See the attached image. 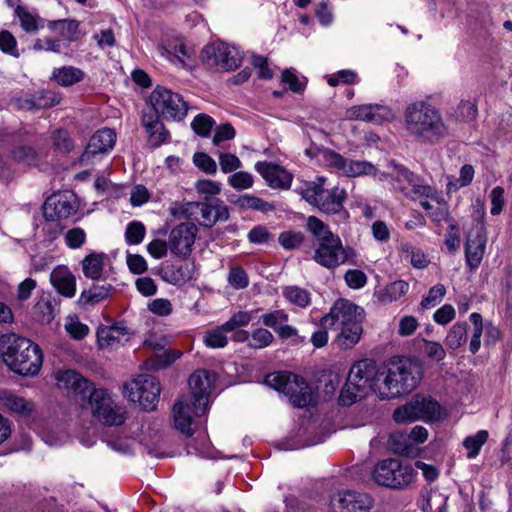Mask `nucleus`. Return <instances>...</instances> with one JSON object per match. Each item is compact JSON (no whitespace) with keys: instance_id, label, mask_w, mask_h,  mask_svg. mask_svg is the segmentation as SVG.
Masks as SVG:
<instances>
[{"instance_id":"nucleus-58","label":"nucleus","mask_w":512,"mask_h":512,"mask_svg":"<svg viewBox=\"0 0 512 512\" xmlns=\"http://www.w3.org/2000/svg\"><path fill=\"white\" fill-rule=\"evenodd\" d=\"M219 164L223 173H231L242 165L240 159L231 153H219Z\"/></svg>"},{"instance_id":"nucleus-35","label":"nucleus","mask_w":512,"mask_h":512,"mask_svg":"<svg viewBox=\"0 0 512 512\" xmlns=\"http://www.w3.org/2000/svg\"><path fill=\"white\" fill-rule=\"evenodd\" d=\"M174 424L176 429L180 430L181 433L186 436L193 434L191 427V417L189 415V407L182 401H178L173 407Z\"/></svg>"},{"instance_id":"nucleus-17","label":"nucleus","mask_w":512,"mask_h":512,"mask_svg":"<svg viewBox=\"0 0 512 512\" xmlns=\"http://www.w3.org/2000/svg\"><path fill=\"white\" fill-rule=\"evenodd\" d=\"M197 233L198 228L193 223L178 224L169 233V251L176 257L186 259L192 253Z\"/></svg>"},{"instance_id":"nucleus-59","label":"nucleus","mask_w":512,"mask_h":512,"mask_svg":"<svg viewBox=\"0 0 512 512\" xmlns=\"http://www.w3.org/2000/svg\"><path fill=\"white\" fill-rule=\"evenodd\" d=\"M304 240L300 232H283L279 235V243L285 249H294L299 247Z\"/></svg>"},{"instance_id":"nucleus-27","label":"nucleus","mask_w":512,"mask_h":512,"mask_svg":"<svg viewBox=\"0 0 512 512\" xmlns=\"http://www.w3.org/2000/svg\"><path fill=\"white\" fill-rule=\"evenodd\" d=\"M193 275V269L187 263L168 264L161 269V277L172 285H182Z\"/></svg>"},{"instance_id":"nucleus-5","label":"nucleus","mask_w":512,"mask_h":512,"mask_svg":"<svg viewBox=\"0 0 512 512\" xmlns=\"http://www.w3.org/2000/svg\"><path fill=\"white\" fill-rule=\"evenodd\" d=\"M416 476L411 464L397 458L379 461L372 470V478L378 485L395 490L408 488L415 482Z\"/></svg>"},{"instance_id":"nucleus-28","label":"nucleus","mask_w":512,"mask_h":512,"mask_svg":"<svg viewBox=\"0 0 512 512\" xmlns=\"http://www.w3.org/2000/svg\"><path fill=\"white\" fill-rule=\"evenodd\" d=\"M362 323L363 322H358L336 330V344L342 349H350L354 347L361 338L363 332Z\"/></svg>"},{"instance_id":"nucleus-40","label":"nucleus","mask_w":512,"mask_h":512,"mask_svg":"<svg viewBox=\"0 0 512 512\" xmlns=\"http://www.w3.org/2000/svg\"><path fill=\"white\" fill-rule=\"evenodd\" d=\"M488 431L479 430L475 435L467 436L463 441V446L467 450V458L473 459L480 453L481 447L487 442Z\"/></svg>"},{"instance_id":"nucleus-49","label":"nucleus","mask_w":512,"mask_h":512,"mask_svg":"<svg viewBox=\"0 0 512 512\" xmlns=\"http://www.w3.org/2000/svg\"><path fill=\"white\" fill-rule=\"evenodd\" d=\"M228 283L236 290L244 289L249 285V277L240 266L232 267L227 277Z\"/></svg>"},{"instance_id":"nucleus-48","label":"nucleus","mask_w":512,"mask_h":512,"mask_svg":"<svg viewBox=\"0 0 512 512\" xmlns=\"http://www.w3.org/2000/svg\"><path fill=\"white\" fill-rule=\"evenodd\" d=\"M215 124L212 117L207 114H198L192 121L191 127L193 131L199 136L206 137L210 134V131Z\"/></svg>"},{"instance_id":"nucleus-46","label":"nucleus","mask_w":512,"mask_h":512,"mask_svg":"<svg viewBox=\"0 0 512 512\" xmlns=\"http://www.w3.org/2000/svg\"><path fill=\"white\" fill-rule=\"evenodd\" d=\"M145 226L139 221H132L127 225L125 239L129 245L140 244L145 237Z\"/></svg>"},{"instance_id":"nucleus-4","label":"nucleus","mask_w":512,"mask_h":512,"mask_svg":"<svg viewBox=\"0 0 512 512\" xmlns=\"http://www.w3.org/2000/svg\"><path fill=\"white\" fill-rule=\"evenodd\" d=\"M306 226L317 241L313 259L322 267L334 269L355 257V251L351 247H344L339 236L333 234L317 217L309 216Z\"/></svg>"},{"instance_id":"nucleus-21","label":"nucleus","mask_w":512,"mask_h":512,"mask_svg":"<svg viewBox=\"0 0 512 512\" xmlns=\"http://www.w3.org/2000/svg\"><path fill=\"white\" fill-rule=\"evenodd\" d=\"M255 170L265 179L271 188L289 189L291 186L292 175L277 164L259 161L255 164Z\"/></svg>"},{"instance_id":"nucleus-33","label":"nucleus","mask_w":512,"mask_h":512,"mask_svg":"<svg viewBox=\"0 0 512 512\" xmlns=\"http://www.w3.org/2000/svg\"><path fill=\"white\" fill-rule=\"evenodd\" d=\"M58 303L56 300L42 297L33 307L35 319L42 324H49L58 311Z\"/></svg>"},{"instance_id":"nucleus-18","label":"nucleus","mask_w":512,"mask_h":512,"mask_svg":"<svg viewBox=\"0 0 512 512\" xmlns=\"http://www.w3.org/2000/svg\"><path fill=\"white\" fill-rule=\"evenodd\" d=\"M77 209L76 198L69 191L51 195L43 205L45 218L52 221L67 219L74 215Z\"/></svg>"},{"instance_id":"nucleus-53","label":"nucleus","mask_w":512,"mask_h":512,"mask_svg":"<svg viewBox=\"0 0 512 512\" xmlns=\"http://www.w3.org/2000/svg\"><path fill=\"white\" fill-rule=\"evenodd\" d=\"M252 318L253 316L251 312L238 311L237 313L233 314L227 322L223 323V328L233 332L238 328L247 326Z\"/></svg>"},{"instance_id":"nucleus-24","label":"nucleus","mask_w":512,"mask_h":512,"mask_svg":"<svg viewBox=\"0 0 512 512\" xmlns=\"http://www.w3.org/2000/svg\"><path fill=\"white\" fill-rule=\"evenodd\" d=\"M201 218L202 225L210 228L218 221H226L229 218V210L226 205L219 199L211 202L197 203Z\"/></svg>"},{"instance_id":"nucleus-2","label":"nucleus","mask_w":512,"mask_h":512,"mask_svg":"<svg viewBox=\"0 0 512 512\" xmlns=\"http://www.w3.org/2000/svg\"><path fill=\"white\" fill-rule=\"evenodd\" d=\"M404 126L409 136L429 145L441 142L449 134L440 110L426 101H416L406 107Z\"/></svg>"},{"instance_id":"nucleus-9","label":"nucleus","mask_w":512,"mask_h":512,"mask_svg":"<svg viewBox=\"0 0 512 512\" xmlns=\"http://www.w3.org/2000/svg\"><path fill=\"white\" fill-rule=\"evenodd\" d=\"M95 419L105 426H121L127 418V410L117 403L111 393L104 388L97 389L92 395V404L89 407Z\"/></svg>"},{"instance_id":"nucleus-54","label":"nucleus","mask_w":512,"mask_h":512,"mask_svg":"<svg viewBox=\"0 0 512 512\" xmlns=\"http://www.w3.org/2000/svg\"><path fill=\"white\" fill-rule=\"evenodd\" d=\"M193 162L200 170L207 174H215L217 172L215 160L204 152L195 153Z\"/></svg>"},{"instance_id":"nucleus-52","label":"nucleus","mask_w":512,"mask_h":512,"mask_svg":"<svg viewBox=\"0 0 512 512\" xmlns=\"http://www.w3.org/2000/svg\"><path fill=\"white\" fill-rule=\"evenodd\" d=\"M228 183L234 189L240 191L251 188L254 184V179L250 173L239 171L229 176Z\"/></svg>"},{"instance_id":"nucleus-47","label":"nucleus","mask_w":512,"mask_h":512,"mask_svg":"<svg viewBox=\"0 0 512 512\" xmlns=\"http://www.w3.org/2000/svg\"><path fill=\"white\" fill-rule=\"evenodd\" d=\"M446 294V288L443 284H437L430 288L428 295L421 301L422 309H430L439 304Z\"/></svg>"},{"instance_id":"nucleus-26","label":"nucleus","mask_w":512,"mask_h":512,"mask_svg":"<svg viewBox=\"0 0 512 512\" xmlns=\"http://www.w3.org/2000/svg\"><path fill=\"white\" fill-rule=\"evenodd\" d=\"M97 338L101 347H117L129 340L127 329L119 324L100 328Z\"/></svg>"},{"instance_id":"nucleus-61","label":"nucleus","mask_w":512,"mask_h":512,"mask_svg":"<svg viewBox=\"0 0 512 512\" xmlns=\"http://www.w3.org/2000/svg\"><path fill=\"white\" fill-rule=\"evenodd\" d=\"M86 240V234L83 229L81 228H73L70 229L65 234V242L68 247L72 249H76L81 247Z\"/></svg>"},{"instance_id":"nucleus-3","label":"nucleus","mask_w":512,"mask_h":512,"mask_svg":"<svg viewBox=\"0 0 512 512\" xmlns=\"http://www.w3.org/2000/svg\"><path fill=\"white\" fill-rule=\"evenodd\" d=\"M0 355L12 371L23 376L38 374L43 362L40 346L14 333L0 336Z\"/></svg>"},{"instance_id":"nucleus-15","label":"nucleus","mask_w":512,"mask_h":512,"mask_svg":"<svg viewBox=\"0 0 512 512\" xmlns=\"http://www.w3.org/2000/svg\"><path fill=\"white\" fill-rule=\"evenodd\" d=\"M216 380V374L206 369L195 371L189 378L193 395V407L196 416L206 413L209 405V394Z\"/></svg>"},{"instance_id":"nucleus-10","label":"nucleus","mask_w":512,"mask_h":512,"mask_svg":"<svg viewBox=\"0 0 512 512\" xmlns=\"http://www.w3.org/2000/svg\"><path fill=\"white\" fill-rule=\"evenodd\" d=\"M440 406L430 397L416 395L405 405L397 408L393 419L397 423L413 422L417 420L435 421L439 419Z\"/></svg>"},{"instance_id":"nucleus-1","label":"nucleus","mask_w":512,"mask_h":512,"mask_svg":"<svg viewBox=\"0 0 512 512\" xmlns=\"http://www.w3.org/2000/svg\"><path fill=\"white\" fill-rule=\"evenodd\" d=\"M420 380L419 365L409 359L391 360L380 369L371 360H361L351 367L339 402L349 406L370 391L377 393L381 399L397 398L412 392Z\"/></svg>"},{"instance_id":"nucleus-31","label":"nucleus","mask_w":512,"mask_h":512,"mask_svg":"<svg viewBox=\"0 0 512 512\" xmlns=\"http://www.w3.org/2000/svg\"><path fill=\"white\" fill-rule=\"evenodd\" d=\"M47 26L52 31L58 30L60 35L70 42L80 37V22L75 19L51 20L48 21Z\"/></svg>"},{"instance_id":"nucleus-30","label":"nucleus","mask_w":512,"mask_h":512,"mask_svg":"<svg viewBox=\"0 0 512 512\" xmlns=\"http://www.w3.org/2000/svg\"><path fill=\"white\" fill-rule=\"evenodd\" d=\"M113 287L111 284H96L87 290L82 291L78 299L81 306L97 304L111 295Z\"/></svg>"},{"instance_id":"nucleus-20","label":"nucleus","mask_w":512,"mask_h":512,"mask_svg":"<svg viewBox=\"0 0 512 512\" xmlns=\"http://www.w3.org/2000/svg\"><path fill=\"white\" fill-rule=\"evenodd\" d=\"M116 142V133L109 128L98 130L89 140V143L80 157L82 164H88L98 154L112 149Z\"/></svg>"},{"instance_id":"nucleus-55","label":"nucleus","mask_w":512,"mask_h":512,"mask_svg":"<svg viewBox=\"0 0 512 512\" xmlns=\"http://www.w3.org/2000/svg\"><path fill=\"white\" fill-rule=\"evenodd\" d=\"M0 50L14 57L19 56L16 38L8 30H2L0 32Z\"/></svg>"},{"instance_id":"nucleus-50","label":"nucleus","mask_w":512,"mask_h":512,"mask_svg":"<svg viewBox=\"0 0 512 512\" xmlns=\"http://www.w3.org/2000/svg\"><path fill=\"white\" fill-rule=\"evenodd\" d=\"M273 339L274 337L269 330L258 328L253 331L248 345L254 349H262L269 346Z\"/></svg>"},{"instance_id":"nucleus-25","label":"nucleus","mask_w":512,"mask_h":512,"mask_svg":"<svg viewBox=\"0 0 512 512\" xmlns=\"http://www.w3.org/2000/svg\"><path fill=\"white\" fill-rule=\"evenodd\" d=\"M399 190L414 201H420L424 198L434 202L441 201V192L434 187L423 184L417 177L414 178L410 185H400Z\"/></svg>"},{"instance_id":"nucleus-36","label":"nucleus","mask_w":512,"mask_h":512,"mask_svg":"<svg viewBox=\"0 0 512 512\" xmlns=\"http://www.w3.org/2000/svg\"><path fill=\"white\" fill-rule=\"evenodd\" d=\"M82 270L87 278L98 280L103 272V256L102 254L91 253L82 261Z\"/></svg>"},{"instance_id":"nucleus-42","label":"nucleus","mask_w":512,"mask_h":512,"mask_svg":"<svg viewBox=\"0 0 512 512\" xmlns=\"http://www.w3.org/2000/svg\"><path fill=\"white\" fill-rule=\"evenodd\" d=\"M467 340V323H455L449 330L445 344L449 349L456 350Z\"/></svg>"},{"instance_id":"nucleus-63","label":"nucleus","mask_w":512,"mask_h":512,"mask_svg":"<svg viewBox=\"0 0 512 512\" xmlns=\"http://www.w3.org/2000/svg\"><path fill=\"white\" fill-rule=\"evenodd\" d=\"M361 493H357L355 491L347 490L342 491L337 494V496L333 499L334 505L338 506L343 512H345L348 507L352 504V502L359 498Z\"/></svg>"},{"instance_id":"nucleus-62","label":"nucleus","mask_w":512,"mask_h":512,"mask_svg":"<svg viewBox=\"0 0 512 512\" xmlns=\"http://www.w3.org/2000/svg\"><path fill=\"white\" fill-rule=\"evenodd\" d=\"M195 189L198 193L206 195V196H214L220 193L221 186L219 183L210 180V179H203L198 180L195 184Z\"/></svg>"},{"instance_id":"nucleus-8","label":"nucleus","mask_w":512,"mask_h":512,"mask_svg":"<svg viewBox=\"0 0 512 512\" xmlns=\"http://www.w3.org/2000/svg\"><path fill=\"white\" fill-rule=\"evenodd\" d=\"M161 387L152 375L142 374L123 384V394L131 402H137L145 411H153L159 401Z\"/></svg>"},{"instance_id":"nucleus-57","label":"nucleus","mask_w":512,"mask_h":512,"mask_svg":"<svg viewBox=\"0 0 512 512\" xmlns=\"http://www.w3.org/2000/svg\"><path fill=\"white\" fill-rule=\"evenodd\" d=\"M344 279L346 284L352 289H360L367 282L366 274L358 269L348 270L344 275Z\"/></svg>"},{"instance_id":"nucleus-38","label":"nucleus","mask_w":512,"mask_h":512,"mask_svg":"<svg viewBox=\"0 0 512 512\" xmlns=\"http://www.w3.org/2000/svg\"><path fill=\"white\" fill-rule=\"evenodd\" d=\"M236 204L242 209H251L263 213H268L275 210L274 204L250 194L239 196V198L236 200Z\"/></svg>"},{"instance_id":"nucleus-6","label":"nucleus","mask_w":512,"mask_h":512,"mask_svg":"<svg viewBox=\"0 0 512 512\" xmlns=\"http://www.w3.org/2000/svg\"><path fill=\"white\" fill-rule=\"evenodd\" d=\"M307 202L318 208L322 213L333 215L338 223H345L350 215L344 208V202L347 198L346 191L339 187L324 189L322 184L314 185L305 191Z\"/></svg>"},{"instance_id":"nucleus-14","label":"nucleus","mask_w":512,"mask_h":512,"mask_svg":"<svg viewBox=\"0 0 512 512\" xmlns=\"http://www.w3.org/2000/svg\"><path fill=\"white\" fill-rule=\"evenodd\" d=\"M58 386L67 389L68 393L82 406L92 404V395L97 392L93 383L74 370L60 371L57 374Z\"/></svg>"},{"instance_id":"nucleus-22","label":"nucleus","mask_w":512,"mask_h":512,"mask_svg":"<svg viewBox=\"0 0 512 512\" xmlns=\"http://www.w3.org/2000/svg\"><path fill=\"white\" fill-rule=\"evenodd\" d=\"M50 283L60 295L72 298L76 294V277L65 265H58L50 274Z\"/></svg>"},{"instance_id":"nucleus-32","label":"nucleus","mask_w":512,"mask_h":512,"mask_svg":"<svg viewBox=\"0 0 512 512\" xmlns=\"http://www.w3.org/2000/svg\"><path fill=\"white\" fill-rule=\"evenodd\" d=\"M52 76L59 85L69 87L81 82L85 77V73L83 70L74 66H63L54 69Z\"/></svg>"},{"instance_id":"nucleus-60","label":"nucleus","mask_w":512,"mask_h":512,"mask_svg":"<svg viewBox=\"0 0 512 512\" xmlns=\"http://www.w3.org/2000/svg\"><path fill=\"white\" fill-rule=\"evenodd\" d=\"M491 199V214L499 215L505 205L504 189L501 186H497L492 189L490 194Z\"/></svg>"},{"instance_id":"nucleus-23","label":"nucleus","mask_w":512,"mask_h":512,"mask_svg":"<svg viewBox=\"0 0 512 512\" xmlns=\"http://www.w3.org/2000/svg\"><path fill=\"white\" fill-rule=\"evenodd\" d=\"M486 246V235L481 230L470 232L465 244V256L467 264L471 268H477L483 258Z\"/></svg>"},{"instance_id":"nucleus-12","label":"nucleus","mask_w":512,"mask_h":512,"mask_svg":"<svg viewBox=\"0 0 512 512\" xmlns=\"http://www.w3.org/2000/svg\"><path fill=\"white\" fill-rule=\"evenodd\" d=\"M364 309L346 299L337 300L324 315L320 324L322 328L338 330L358 322H363Z\"/></svg>"},{"instance_id":"nucleus-64","label":"nucleus","mask_w":512,"mask_h":512,"mask_svg":"<svg viewBox=\"0 0 512 512\" xmlns=\"http://www.w3.org/2000/svg\"><path fill=\"white\" fill-rule=\"evenodd\" d=\"M372 506V499L366 494H360L345 512H368Z\"/></svg>"},{"instance_id":"nucleus-34","label":"nucleus","mask_w":512,"mask_h":512,"mask_svg":"<svg viewBox=\"0 0 512 512\" xmlns=\"http://www.w3.org/2000/svg\"><path fill=\"white\" fill-rule=\"evenodd\" d=\"M143 124L153 146H159L165 142L169 136L168 131L165 129L163 123L159 121L158 117L153 119L152 116L145 115L143 118Z\"/></svg>"},{"instance_id":"nucleus-11","label":"nucleus","mask_w":512,"mask_h":512,"mask_svg":"<svg viewBox=\"0 0 512 512\" xmlns=\"http://www.w3.org/2000/svg\"><path fill=\"white\" fill-rule=\"evenodd\" d=\"M150 102L157 115L181 120L187 115L188 105L182 96L165 87L157 86L150 94Z\"/></svg>"},{"instance_id":"nucleus-45","label":"nucleus","mask_w":512,"mask_h":512,"mask_svg":"<svg viewBox=\"0 0 512 512\" xmlns=\"http://www.w3.org/2000/svg\"><path fill=\"white\" fill-rule=\"evenodd\" d=\"M52 145L56 151L62 154H68L74 148V142L69 133L64 129L56 130L52 136Z\"/></svg>"},{"instance_id":"nucleus-29","label":"nucleus","mask_w":512,"mask_h":512,"mask_svg":"<svg viewBox=\"0 0 512 512\" xmlns=\"http://www.w3.org/2000/svg\"><path fill=\"white\" fill-rule=\"evenodd\" d=\"M0 399L7 409L23 417H28L34 411L33 402L7 391L0 393Z\"/></svg>"},{"instance_id":"nucleus-44","label":"nucleus","mask_w":512,"mask_h":512,"mask_svg":"<svg viewBox=\"0 0 512 512\" xmlns=\"http://www.w3.org/2000/svg\"><path fill=\"white\" fill-rule=\"evenodd\" d=\"M15 14L20 20L22 29L27 33H34L39 29V16L34 15L27 11L24 7L18 6L15 9Z\"/></svg>"},{"instance_id":"nucleus-37","label":"nucleus","mask_w":512,"mask_h":512,"mask_svg":"<svg viewBox=\"0 0 512 512\" xmlns=\"http://www.w3.org/2000/svg\"><path fill=\"white\" fill-rule=\"evenodd\" d=\"M283 296L289 303L299 308H306L311 302L309 291L295 285L284 287Z\"/></svg>"},{"instance_id":"nucleus-41","label":"nucleus","mask_w":512,"mask_h":512,"mask_svg":"<svg viewBox=\"0 0 512 512\" xmlns=\"http://www.w3.org/2000/svg\"><path fill=\"white\" fill-rule=\"evenodd\" d=\"M409 289V284L403 280L395 281L386 286L380 293V300L383 303L397 301L404 296Z\"/></svg>"},{"instance_id":"nucleus-43","label":"nucleus","mask_w":512,"mask_h":512,"mask_svg":"<svg viewBox=\"0 0 512 512\" xmlns=\"http://www.w3.org/2000/svg\"><path fill=\"white\" fill-rule=\"evenodd\" d=\"M230 331L228 329L223 328V324L208 330L204 337L203 341L206 346L210 348H223L228 344V338L226 336Z\"/></svg>"},{"instance_id":"nucleus-56","label":"nucleus","mask_w":512,"mask_h":512,"mask_svg":"<svg viewBox=\"0 0 512 512\" xmlns=\"http://www.w3.org/2000/svg\"><path fill=\"white\" fill-rule=\"evenodd\" d=\"M236 135L234 127L230 123L220 124L215 129L212 143L218 146L220 143L232 140Z\"/></svg>"},{"instance_id":"nucleus-39","label":"nucleus","mask_w":512,"mask_h":512,"mask_svg":"<svg viewBox=\"0 0 512 512\" xmlns=\"http://www.w3.org/2000/svg\"><path fill=\"white\" fill-rule=\"evenodd\" d=\"M168 59L179 64L183 68H191L193 66L192 50L188 49L185 44H176L171 50H165Z\"/></svg>"},{"instance_id":"nucleus-7","label":"nucleus","mask_w":512,"mask_h":512,"mask_svg":"<svg viewBox=\"0 0 512 512\" xmlns=\"http://www.w3.org/2000/svg\"><path fill=\"white\" fill-rule=\"evenodd\" d=\"M265 383L285 394L295 407L303 408L311 402L310 387L301 376L289 372L272 373L266 376Z\"/></svg>"},{"instance_id":"nucleus-16","label":"nucleus","mask_w":512,"mask_h":512,"mask_svg":"<svg viewBox=\"0 0 512 512\" xmlns=\"http://www.w3.org/2000/svg\"><path fill=\"white\" fill-rule=\"evenodd\" d=\"M317 156L320 157V160L325 165L336 168L348 177L369 175L375 172V167L371 163L345 159L340 154L329 149H320Z\"/></svg>"},{"instance_id":"nucleus-19","label":"nucleus","mask_w":512,"mask_h":512,"mask_svg":"<svg viewBox=\"0 0 512 512\" xmlns=\"http://www.w3.org/2000/svg\"><path fill=\"white\" fill-rule=\"evenodd\" d=\"M349 120H360L373 124H382L394 119L392 109L381 104H363L349 108L346 112Z\"/></svg>"},{"instance_id":"nucleus-13","label":"nucleus","mask_w":512,"mask_h":512,"mask_svg":"<svg viewBox=\"0 0 512 512\" xmlns=\"http://www.w3.org/2000/svg\"><path fill=\"white\" fill-rule=\"evenodd\" d=\"M201 56L208 66L225 71L237 69L243 59L239 49L220 41L206 45Z\"/></svg>"},{"instance_id":"nucleus-51","label":"nucleus","mask_w":512,"mask_h":512,"mask_svg":"<svg viewBox=\"0 0 512 512\" xmlns=\"http://www.w3.org/2000/svg\"><path fill=\"white\" fill-rule=\"evenodd\" d=\"M288 314L284 310H274L272 312L261 315L260 320L263 325L276 330L280 325L288 321Z\"/></svg>"}]
</instances>
